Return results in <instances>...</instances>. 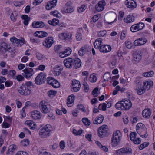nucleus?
<instances>
[{
  "mask_svg": "<svg viewBox=\"0 0 155 155\" xmlns=\"http://www.w3.org/2000/svg\"><path fill=\"white\" fill-rule=\"evenodd\" d=\"M31 86H33V84L31 81H28L25 84H23L18 89L20 94L24 95H29L31 91Z\"/></svg>",
  "mask_w": 155,
  "mask_h": 155,
  "instance_id": "nucleus-1",
  "label": "nucleus"
},
{
  "mask_svg": "<svg viewBox=\"0 0 155 155\" xmlns=\"http://www.w3.org/2000/svg\"><path fill=\"white\" fill-rule=\"evenodd\" d=\"M121 133L119 130H117L113 133L112 143L114 146L115 147L119 144L121 140Z\"/></svg>",
  "mask_w": 155,
  "mask_h": 155,
  "instance_id": "nucleus-2",
  "label": "nucleus"
},
{
  "mask_svg": "<svg viewBox=\"0 0 155 155\" xmlns=\"http://www.w3.org/2000/svg\"><path fill=\"white\" fill-rule=\"evenodd\" d=\"M46 74L42 72L40 73L36 77L35 80V84L38 85L44 83L46 79Z\"/></svg>",
  "mask_w": 155,
  "mask_h": 155,
  "instance_id": "nucleus-3",
  "label": "nucleus"
},
{
  "mask_svg": "<svg viewBox=\"0 0 155 155\" xmlns=\"http://www.w3.org/2000/svg\"><path fill=\"white\" fill-rule=\"evenodd\" d=\"M39 107L41 111L44 113H47L50 112V106L48 102L44 101H41L39 104Z\"/></svg>",
  "mask_w": 155,
  "mask_h": 155,
  "instance_id": "nucleus-4",
  "label": "nucleus"
},
{
  "mask_svg": "<svg viewBox=\"0 0 155 155\" xmlns=\"http://www.w3.org/2000/svg\"><path fill=\"white\" fill-rule=\"evenodd\" d=\"M108 128L107 125H103L100 127L98 129V134L100 138H103L107 134Z\"/></svg>",
  "mask_w": 155,
  "mask_h": 155,
  "instance_id": "nucleus-5",
  "label": "nucleus"
},
{
  "mask_svg": "<svg viewBox=\"0 0 155 155\" xmlns=\"http://www.w3.org/2000/svg\"><path fill=\"white\" fill-rule=\"evenodd\" d=\"M116 153L118 154L127 155L132 153V150L129 147L121 148L117 150Z\"/></svg>",
  "mask_w": 155,
  "mask_h": 155,
  "instance_id": "nucleus-6",
  "label": "nucleus"
},
{
  "mask_svg": "<svg viewBox=\"0 0 155 155\" xmlns=\"http://www.w3.org/2000/svg\"><path fill=\"white\" fill-rule=\"evenodd\" d=\"M54 43V39L52 37H48L45 39L43 41V45L47 48H49Z\"/></svg>",
  "mask_w": 155,
  "mask_h": 155,
  "instance_id": "nucleus-7",
  "label": "nucleus"
},
{
  "mask_svg": "<svg viewBox=\"0 0 155 155\" xmlns=\"http://www.w3.org/2000/svg\"><path fill=\"white\" fill-rule=\"evenodd\" d=\"M47 83L52 85L53 87L55 88H57L60 86V83L57 80L54 79V78L48 77L47 78Z\"/></svg>",
  "mask_w": 155,
  "mask_h": 155,
  "instance_id": "nucleus-8",
  "label": "nucleus"
},
{
  "mask_svg": "<svg viewBox=\"0 0 155 155\" xmlns=\"http://www.w3.org/2000/svg\"><path fill=\"white\" fill-rule=\"evenodd\" d=\"M74 59L71 58H68L63 61V63L65 66L68 68H73L74 62Z\"/></svg>",
  "mask_w": 155,
  "mask_h": 155,
  "instance_id": "nucleus-9",
  "label": "nucleus"
},
{
  "mask_svg": "<svg viewBox=\"0 0 155 155\" xmlns=\"http://www.w3.org/2000/svg\"><path fill=\"white\" fill-rule=\"evenodd\" d=\"M72 34L71 32H64L61 33L59 37L61 39L69 41L72 39Z\"/></svg>",
  "mask_w": 155,
  "mask_h": 155,
  "instance_id": "nucleus-10",
  "label": "nucleus"
},
{
  "mask_svg": "<svg viewBox=\"0 0 155 155\" xmlns=\"http://www.w3.org/2000/svg\"><path fill=\"white\" fill-rule=\"evenodd\" d=\"M72 85L73 87L72 91L78 92L80 90L81 84L80 82L76 80H74L72 81Z\"/></svg>",
  "mask_w": 155,
  "mask_h": 155,
  "instance_id": "nucleus-11",
  "label": "nucleus"
},
{
  "mask_svg": "<svg viewBox=\"0 0 155 155\" xmlns=\"http://www.w3.org/2000/svg\"><path fill=\"white\" fill-rule=\"evenodd\" d=\"M125 3L127 7L131 9H134L137 7L136 3L133 0H126Z\"/></svg>",
  "mask_w": 155,
  "mask_h": 155,
  "instance_id": "nucleus-12",
  "label": "nucleus"
},
{
  "mask_svg": "<svg viewBox=\"0 0 155 155\" xmlns=\"http://www.w3.org/2000/svg\"><path fill=\"white\" fill-rule=\"evenodd\" d=\"M23 71L25 73V77L27 78L31 77L34 73L33 69L30 68H26Z\"/></svg>",
  "mask_w": 155,
  "mask_h": 155,
  "instance_id": "nucleus-13",
  "label": "nucleus"
},
{
  "mask_svg": "<svg viewBox=\"0 0 155 155\" xmlns=\"http://www.w3.org/2000/svg\"><path fill=\"white\" fill-rule=\"evenodd\" d=\"M106 3L104 0H102L99 2L95 6L96 10L98 12L102 11L104 9V7Z\"/></svg>",
  "mask_w": 155,
  "mask_h": 155,
  "instance_id": "nucleus-14",
  "label": "nucleus"
},
{
  "mask_svg": "<svg viewBox=\"0 0 155 155\" xmlns=\"http://www.w3.org/2000/svg\"><path fill=\"white\" fill-rule=\"evenodd\" d=\"M57 2V0H52L51 1L48 2L46 6V9L48 10L52 9L56 5Z\"/></svg>",
  "mask_w": 155,
  "mask_h": 155,
  "instance_id": "nucleus-15",
  "label": "nucleus"
},
{
  "mask_svg": "<svg viewBox=\"0 0 155 155\" xmlns=\"http://www.w3.org/2000/svg\"><path fill=\"white\" fill-rule=\"evenodd\" d=\"M111 49L110 46L108 45H101L99 49L101 52L107 53L110 51Z\"/></svg>",
  "mask_w": 155,
  "mask_h": 155,
  "instance_id": "nucleus-16",
  "label": "nucleus"
},
{
  "mask_svg": "<svg viewBox=\"0 0 155 155\" xmlns=\"http://www.w3.org/2000/svg\"><path fill=\"white\" fill-rule=\"evenodd\" d=\"M122 105L124 107L123 110H128L132 106V103L129 100H126L124 101H122Z\"/></svg>",
  "mask_w": 155,
  "mask_h": 155,
  "instance_id": "nucleus-17",
  "label": "nucleus"
},
{
  "mask_svg": "<svg viewBox=\"0 0 155 155\" xmlns=\"http://www.w3.org/2000/svg\"><path fill=\"white\" fill-rule=\"evenodd\" d=\"M51 134V133H49L42 129L40 130L39 132V135L40 137L42 138H47L49 137Z\"/></svg>",
  "mask_w": 155,
  "mask_h": 155,
  "instance_id": "nucleus-18",
  "label": "nucleus"
},
{
  "mask_svg": "<svg viewBox=\"0 0 155 155\" xmlns=\"http://www.w3.org/2000/svg\"><path fill=\"white\" fill-rule=\"evenodd\" d=\"M133 60L135 63L139 62L142 58V55L140 52H135L133 54Z\"/></svg>",
  "mask_w": 155,
  "mask_h": 155,
  "instance_id": "nucleus-19",
  "label": "nucleus"
},
{
  "mask_svg": "<svg viewBox=\"0 0 155 155\" xmlns=\"http://www.w3.org/2000/svg\"><path fill=\"white\" fill-rule=\"evenodd\" d=\"M35 36L38 37L40 38H43L48 35V34L46 32L42 31H37L34 34Z\"/></svg>",
  "mask_w": 155,
  "mask_h": 155,
  "instance_id": "nucleus-20",
  "label": "nucleus"
},
{
  "mask_svg": "<svg viewBox=\"0 0 155 155\" xmlns=\"http://www.w3.org/2000/svg\"><path fill=\"white\" fill-rule=\"evenodd\" d=\"M32 27L35 28H43L45 26L44 23L41 21H38L37 22L34 21L32 23Z\"/></svg>",
  "mask_w": 155,
  "mask_h": 155,
  "instance_id": "nucleus-21",
  "label": "nucleus"
},
{
  "mask_svg": "<svg viewBox=\"0 0 155 155\" xmlns=\"http://www.w3.org/2000/svg\"><path fill=\"white\" fill-rule=\"evenodd\" d=\"M143 117L146 118H149L151 114V112L150 109H145L143 110L142 112Z\"/></svg>",
  "mask_w": 155,
  "mask_h": 155,
  "instance_id": "nucleus-22",
  "label": "nucleus"
},
{
  "mask_svg": "<svg viewBox=\"0 0 155 155\" xmlns=\"http://www.w3.org/2000/svg\"><path fill=\"white\" fill-rule=\"evenodd\" d=\"M134 21V17L132 15H129L124 19V21L127 23H130Z\"/></svg>",
  "mask_w": 155,
  "mask_h": 155,
  "instance_id": "nucleus-23",
  "label": "nucleus"
},
{
  "mask_svg": "<svg viewBox=\"0 0 155 155\" xmlns=\"http://www.w3.org/2000/svg\"><path fill=\"white\" fill-rule=\"evenodd\" d=\"M75 98V97L74 95H71L68 96L67 103L68 107H71L73 106Z\"/></svg>",
  "mask_w": 155,
  "mask_h": 155,
  "instance_id": "nucleus-24",
  "label": "nucleus"
},
{
  "mask_svg": "<svg viewBox=\"0 0 155 155\" xmlns=\"http://www.w3.org/2000/svg\"><path fill=\"white\" fill-rule=\"evenodd\" d=\"M74 66L73 68L75 69H78L81 66V60L78 58L74 59Z\"/></svg>",
  "mask_w": 155,
  "mask_h": 155,
  "instance_id": "nucleus-25",
  "label": "nucleus"
},
{
  "mask_svg": "<svg viewBox=\"0 0 155 155\" xmlns=\"http://www.w3.org/2000/svg\"><path fill=\"white\" fill-rule=\"evenodd\" d=\"M102 39L101 38L97 39L96 40L94 43V46L95 48L97 49H100L101 45Z\"/></svg>",
  "mask_w": 155,
  "mask_h": 155,
  "instance_id": "nucleus-26",
  "label": "nucleus"
},
{
  "mask_svg": "<svg viewBox=\"0 0 155 155\" xmlns=\"http://www.w3.org/2000/svg\"><path fill=\"white\" fill-rule=\"evenodd\" d=\"M104 117L103 115L97 117L95 118L93 121V124H98L102 123L104 120Z\"/></svg>",
  "mask_w": 155,
  "mask_h": 155,
  "instance_id": "nucleus-27",
  "label": "nucleus"
},
{
  "mask_svg": "<svg viewBox=\"0 0 155 155\" xmlns=\"http://www.w3.org/2000/svg\"><path fill=\"white\" fill-rule=\"evenodd\" d=\"M73 8L71 6L64 7L62 11L63 14H64L66 13H70L74 11Z\"/></svg>",
  "mask_w": 155,
  "mask_h": 155,
  "instance_id": "nucleus-28",
  "label": "nucleus"
},
{
  "mask_svg": "<svg viewBox=\"0 0 155 155\" xmlns=\"http://www.w3.org/2000/svg\"><path fill=\"white\" fill-rule=\"evenodd\" d=\"M8 45L5 42L2 43L0 47V51L2 53H5L7 51Z\"/></svg>",
  "mask_w": 155,
  "mask_h": 155,
  "instance_id": "nucleus-29",
  "label": "nucleus"
},
{
  "mask_svg": "<svg viewBox=\"0 0 155 155\" xmlns=\"http://www.w3.org/2000/svg\"><path fill=\"white\" fill-rule=\"evenodd\" d=\"M16 148V146L15 145H11L9 147L8 149L6 152V154H11L12 155Z\"/></svg>",
  "mask_w": 155,
  "mask_h": 155,
  "instance_id": "nucleus-30",
  "label": "nucleus"
},
{
  "mask_svg": "<svg viewBox=\"0 0 155 155\" xmlns=\"http://www.w3.org/2000/svg\"><path fill=\"white\" fill-rule=\"evenodd\" d=\"M153 83L152 81H147L144 82L143 87L145 90L146 89L149 90L150 87L153 86Z\"/></svg>",
  "mask_w": 155,
  "mask_h": 155,
  "instance_id": "nucleus-31",
  "label": "nucleus"
},
{
  "mask_svg": "<svg viewBox=\"0 0 155 155\" xmlns=\"http://www.w3.org/2000/svg\"><path fill=\"white\" fill-rule=\"evenodd\" d=\"M31 117L34 119L36 120L41 117L40 113L38 111L32 112Z\"/></svg>",
  "mask_w": 155,
  "mask_h": 155,
  "instance_id": "nucleus-32",
  "label": "nucleus"
},
{
  "mask_svg": "<svg viewBox=\"0 0 155 155\" xmlns=\"http://www.w3.org/2000/svg\"><path fill=\"white\" fill-rule=\"evenodd\" d=\"M25 124L28 125L32 129H35L36 127V124L32 121L30 120L25 122Z\"/></svg>",
  "mask_w": 155,
  "mask_h": 155,
  "instance_id": "nucleus-33",
  "label": "nucleus"
},
{
  "mask_svg": "<svg viewBox=\"0 0 155 155\" xmlns=\"http://www.w3.org/2000/svg\"><path fill=\"white\" fill-rule=\"evenodd\" d=\"M21 18L24 20V24L25 25H27L30 20V18L27 15H22Z\"/></svg>",
  "mask_w": 155,
  "mask_h": 155,
  "instance_id": "nucleus-34",
  "label": "nucleus"
},
{
  "mask_svg": "<svg viewBox=\"0 0 155 155\" xmlns=\"http://www.w3.org/2000/svg\"><path fill=\"white\" fill-rule=\"evenodd\" d=\"M134 84L136 85V87L141 86L142 84V81L140 77H137L134 81Z\"/></svg>",
  "mask_w": 155,
  "mask_h": 155,
  "instance_id": "nucleus-35",
  "label": "nucleus"
},
{
  "mask_svg": "<svg viewBox=\"0 0 155 155\" xmlns=\"http://www.w3.org/2000/svg\"><path fill=\"white\" fill-rule=\"evenodd\" d=\"M54 74L56 76H58L61 73V71L63 70L62 68L59 66L56 67L54 69Z\"/></svg>",
  "mask_w": 155,
  "mask_h": 155,
  "instance_id": "nucleus-36",
  "label": "nucleus"
},
{
  "mask_svg": "<svg viewBox=\"0 0 155 155\" xmlns=\"http://www.w3.org/2000/svg\"><path fill=\"white\" fill-rule=\"evenodd\" d=\"M138 95H142L145 92V90L143 87L139 88L137 87L135 89Z\"/></svg>",
  "mask_w": 155,
  "mask_h": 155,
  "instance_id": "nucleus-37",
  "label": "nucleus"
},
{
  "mask_svg": "<svg viewBox=\"0 0 155 155\" xmlns=\"http://www.w3.org/2000/svg\"><path fill=\"white\" fill-rule=\"evenodd\" d=\"M59 20L56 18H54L52 19V21L49 20L48 23L50 25L53 26H55L57 25L59 23Z\"/></svg>",
  "mask_w": 155,
  "mask_h": 155,
  "instance_id": "nucleus-38",
  "label": "nucleus"
},
{
  "mask_svg": "<svg viewBox=\"0 0 155 155\" xmlns=\"http://www.w3.org/2000/svg\"><path fill=\"white\" fill-rule=\"evenodd\" d=\"M42 129L44 130L45 131H46L51 133V131H52V128L51 125L48 124L44 126Z\"/></svg>",
  "mask_w": 155,
  "mask_h": 155,
  "instance_id": "nucleus-39",
  "label": "nucleus"
},
{
  "mask_svg": "<svg viewBox=\"0 0 155 155\" xmlns=\"http://www.w3.org/2000/svg\"><path fill=\"white\" fill-rule=\"evenodd\" d=\"M153 71H151L149 72L144 73L142 75L145 77L149 78L152 77L153 75Z\"/></svg>",
  "mask_w": 155,
  "mask_h": 155,
  "instance_id": "nucleus-40",
  "label": "nucleus"
},
{
  "mask_svg": "<svg viewBox=\"0 0 155 155\" xmlns=\"http://www.w3.org/2000/svg\"><path fill=\"white\" fill-rule=\"evenodd\" d=\"M87 50V48L84 46L81 48L78 51V54L80 56H83L85 52Z\"/></svg>",
  "mask_w": 155,
  "mask_h": 155,
  "instance_id": "nucleus-41",
  "label": "nucleus"
},
{
  "mask_svg": "<svg viewBox=\"0 0 155 155\" xmlns=\"http://www.w3.org/2000/svg\"><path fill=\"white\" fill-rule=\"evenodd\" d=\"M17 15V12L16 11L13 12L11 14L10 18L11 20L13 21H15L16 20V17Z\"/></svg>",
  "mask_w": 155,
  "mask_h": 155,
  "instance_id": "nucleus-42",
  "label": "nucleus"
},
{
  "mask_svg": "<svg viewBox=\"0 0 155 155\" xmlns=\"http://www.w3.org/2000/svg\"><path fill=\"white\" fill-rule=\"evenodd\" d=\"M83 132V130L81 129L78 130H77L75 129H74L73 130L72 132L73 134L76 136H80Z\"/></svg>",
  "mask_w": 155,
  "mask_h": 155,
  "instance_id": "nucleus-43",
  "label": "nucleus"
},
{
  "mask_svg": "<svg viewBox=\"0 0 155 155\" xmlns=\"http://www.w3.org/2000/svg\"><path fill=\"white\" fill-rule=\"evenodd\" d=\"M130 30L133 32L138 31L139 29L137 24L132 25L130 28Z\"/></svg>",
  "mask_w": 155,
  "mask_h": 155,
  "instance_id": "nucleus-44",
  "label": "nucleus"
},
{
  "mask_svg": "<svg viewBox=\"0 0 155 155\" xmlns=\"http://www.w3.org/2000/svg\"><path fill=\"white\" fill-rule=\"evenodd\" d=\"M82 121L84 124L87 126H89L91 124L90 120H89L87 118H83L82 119Z\"/></svg>",
  "mask_w": 155,
  "mask_h": 155,
  "instance_id": "nucleus-45",
  "label": "nucleus"
},
{
  "mask_svg": "<svg viewBox=\"0 0 155 155\" xmlns=\"http://www.w3.org/2000/svg\"><path fill=\"white\" fill-rule=\"evenodd\" d=\"M122 101L117 103L115 105V107L118 110H123V106L122 105Z\"/></svg>",
  "mask_w": 155,
  "mask_h": 155,
  "instance_id": "nucleus-46",
  "label": "nucleus"
},
{
  "mask_svg": "<svg viewBox=\"0 0 155 155\" xmlns=\"http://www.w3.org/2000/svg\"><path fill=\"white\" fill-rule=\"evenodd\" d=\"M98 109L103 111H105L106 110V104L104 103L100 104L98 106Z\"/></svg>",
  "mask_w": 155,
  "mask_h": 155,
  "instance_id": "nucleus-47",
  "label": "nucleus"
},
{
  "mask_svg": "<svg viewBox=\"0 0 155 155\" xmlns=\"http://www.w3.org/2000/svg\"><path fill=\"white\" fill-rule=\"evenodd\" d=\"M50 15H53L59 18L61 17V14L57 10L52 11L50 12Z\"/></svg>",
  "mask_w": 155,
  "mask_h": 155,
  "instance_id": "nucleus-48",
  "label": "nucleus"
},
{
  "mask_svg": "<svg viewBox=\"0 0 155 155\" xmlns=\"http://www.w3.org/2000/svg\"><path fill=\"white\" fill-rule=\"evenodd\" d=\"M29 140L28 139H24L21 142V144L22 146H26L29 144Z\"/></svg>",
  "mask_w": 155,
  "mask_h": 155,
  "instance_id": "nucleus-49",
  "label": "nucleus"
},
{
  "mask_svg": "<svg viewBox=\"0 0 155 155\" xmlns=\"http://www.w3.org/2000/svg\"><path fill=\"white\" fill-rule=\"evenodd\" d=\"M125 44L126 46L128 49H132L134 48L133 44L130 41H127L125 42Z\"/></svg>",
  "mask_w": 155,
  "mask_h": 155,
  "instance_id": "nucleus-50",
  "label": "nucleus"
},
{
  "mask_svg": "<svg viewBox=\"0 0 155 155\" xmlns=\"http://www.w3.org/2000/svg\"><path fill=\"white\" fill-rule=\"evenodd\" d=\"M16 41V43L17 44V46H21L22 45H23L25 43V40L24 38H22L21 40L18 39Z\"/></svg>",
  "mask_w": 155,
  "mask_h": 155,
  "instance_id": "nucleus-51",
  "label": "nucleus"
},
{
  "mask_svg": "<svg viewBox=\"0 0 155 155\" xmlns=\"http://www.w3.org/2000/svg\"><path fill=\"white\" fill-rule=\"evenodd\" d=\"M97 80V78L96 76L94 74H91L89 79V81L92 82H95Z\"/></svg>",
  "mask_w": 155,
  "mask_h": 155,
  "instance_id": "nucleus-52",
  "label": "nucleus"
},
{
  "mask_svg": "<svg viewBox=\"0 0 155 155\" xmlns=\"http://www.w3.org/2000/svg\"><path fill=\"white\" fill-rule=\"evenodd\" d=\"M107 34V31L106 30H103L99 31L97 33L98 37H101L104 36Z\"/></svg>",
  "mask_w": 155,
  "mask_h": 155,
  "instance_id": "nucleus-53",
  "label": "nucleus"
},
{
  "mask_svg": "<svg viewBox=\"0 0 155 155\" xmlns=\"http://www.w3.org/2000/svg\"><path fill=\"white\" fill-rule=\"evenodd\" d=\"M110 79V75L109 73H105L103 77L104 81L105 82L107 81Z\"/></svg>",
  "mask_w": 155,
  "mask_h": 155,
  "instance_id": "nucleus-54",
  "label": "nucleus"
},
{
  "mask_svg": "<svg viewBox=\"0 0 155 155\" xmlns=\"http://www.w3.org/2000/svg\"><path fill=\"white\" fill-rule=\"evenodd\" d=\"M63 52L67 56H68L71 54L72 50L70 48L68 47L65 49Z\"/></svg>",
  "mask_w": 155,
  "mask_h": 155,
  "instance_id": "nucleus-55",
  "label": "nucleus"
},
{
  "mask_svg": "<svg viewBox=\"0 0 155 155\" xmlns=\"http://www.w3.org/2000/svg\"><path fill=\"white\" fill-rule=\"evenodd\" d=\"M149 145V143L148 142H145L143 143L142 144H141L139 146V149L140 150H142L144 148L147 147Z\"/></svg>",
  "mask_w": 155,
  "mask_h": 155,
  "instance_id": "nucleus-56",
  "label": "nucleus"
},
{
  "mask_svg": "<svg viewBox=\"0 0 155 155\" xmlns=\"http://www.w3.org/2000/svg\"><path fill=\"white\" fill-rule=\"evenodd\" d=\"M137 134L135 132H131L130 135V138L131 141L136 138Z\"/></svg>",
  "mask_w": 155,
  "mask_h": 155,
  "instance_id": "nucleus-57",
  "label": "nucleus"
},
{
  "mask_svg": "<svg viewBox=\"0 0 155 155\" xmlns=\"http://www.w3.org/2000/svg\"><path fill=\"white\" fill-rule=\"evenodd\" d=\"M56 93L57 92L56 91L52 90H50L48 92V95L50 97H52L54 96Z\"/></svg>",
  "mask_w": 155,
  "mask_h": 155,
  "instance_id": "nucleus-58",
  "label": "nucleus"
},
{
  "mask_svg": "<svg viewBox=\"0 0 155 155\" xmlns=\"http://www.w3.org/2000/svg\"><path fill=\"white\" fill-rule=\"evenodd\" d=\"M83 85L84 87L85 91L86 92H87L89 89L88 84L86 82H83Z\"/></svg>",
  "mask_w": 155,
  "mask_h": 155,
  "instance_id": "nucleus-59",
  "label": "nucleus"
},
{
  "mask_svg": "<svg viewBox=\"0 0 155 155\" xmlns=\"http://www.w3.org/2000/svg\"><path fill=\"white\" fill-rule=\"evenodd\" d=\"M36 56L37 58L39 60H42L45 58V57L44 55L38 52L36 53Z\"/></svg>",
  "mask_w": 155,
  "mask_h": 155,
  "instance_id": "nucleus-60",
  "label": "nucleus"
},
{
  "mask_svg": "<svg viewBox=\"0 0 155 155\" xmlns=\"http://www.w3.org/2000/svg\"><path fill=\"white\" fill-rule=\"evenodd\" d=\"M86 8V7L85 5H81L80 7L78 8V12L79 13H81L84 11Z\"/></svg>",
  "mask_w": 155,
  "mask_h": 155,
  "instance_id": "nucleus-61",
  "label": "nucleus"
},
{
  "mask_svg": "<svg viewBox=\"0 0 155 155\" xmlns=\"http://www.w3.org/2000/svg\"><path fill=\"white\" fill-rule=\"evenodd\" d=\"M139 40L140 44V45H144L147 41V40L144 38H139Z\"/></svg>",
  "mask_w": 155,
  "mask_h": 155,
  "instance_id": "nucleus-62",
  "label": "nucleus"
},
{
  "mask_svg": "<svg viewBox=\"0 0 155 155\" xmlns=\"http://www.w3.org/2000/svg\"><path fill=\"white\" fill-rule=\"evenodd\" d=\"M98 90V88L97 87H96L93 90L92 94L94 95V97H96L98 96V94H97V92Z\"/></svg>",
  "mask_w": 155,
  "mask_h": 155,
  "instance_id": "nucleus-63",
  "label": "nucleus"
},
{
  "mask_svg": "<svg viewBox=\"0 0 155 155\" xmlns=\"http://www.w3.org/2000/svg\"><path fill=\"white\" fill-rule=\"evenodd\" d=\"M76 38L78 41H80L82 39V34L81 33L78 32L76 35Z\"/></svg>",
  "mask_w": 155,
  "mask_h": 155,
  "instance_id": "nucleus-64",
  "label": "nucleus"
}]
</instances>
